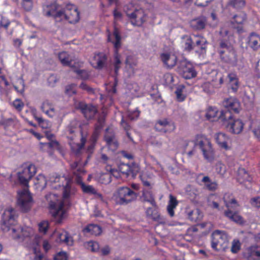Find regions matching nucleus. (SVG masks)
Masks as SVG:
<instances>
[{
	"mask_svg": "<svg viewBox=\"0 0 260 260\" xmlns=\"http://www.w3.org/2000/svg\"><path fill=\"white\" fill-rule=\"evenodd\" d=\"M59 7L56 2H53L43 5V11L45 16L52 17L56 22L64 20L70 23L75 24L79 21L80 12L75 5L68 3L63 9H60Z\"/></svg>",
	"mask_w": 260,
	"mask_h": 260,
	"instance_id": "1",
	"label": "nucleus"
},
{
	"mask_svg": "<svg viewBox=\"0 0 260 260\" xmlns=\"http://www.w3.org/2000/svg\"><path fill=\"white\" fill-rule=\"evenodd\" d=\"M17 217L16 211L12 207L6 209L2 215L3 224L8 228L9 231L11 230L12 238L15 240L23 241L27 238L33 237L35 232L30 227L11 228L10 226L15 223Z\"/></svg>",
	"mask_w": 260,
	"mask_h": 260,
	"instance_id": "2",
	"label": "nucleus"
},
{
	"mask_svg": "<svg viewBox=\"0 0 260 260\" xmlns=\"http://www.w3.org/2000/svg\"><path fill=\"white\" fill-rule=\"evenodd\" d=\"M46 199L49 202V208L52 216L56 223H60L64 218L66 212L63 209V202L59 200L58 197L54 193L46 195Z\"/></svg>",
	"mask_w": 260,
	"mask_h": 260,
	"instance_id": "3",
	"label": "nucleus"
},
{
	"mask_svg": "<svg viewBox=\"0 0 260 260\" xmlns=\"http://www.w3.org/2000/svg\"><path fill=\"white\" fill-rule=\"evenodd\" d=\"M218 53L221 59L233 66L237 63V56L236 51L231 44L226 41H221L219 43Z\"/></svg>",
	"mask_w": 260,
	"mask_h": 260,
	"instance_id": "4",
	"label": "nucleus"
},
{
	"mask_svg": "<svg viewBox=\"0 0 260 260\" xmlns=\"http://www.w3.org/2000/svg\"><path fill=\"white\" fill-rule=\"evenodd\" d=\"M113 35L114 37L115 40L112 41L111 39V35L109 34L108 36L107 40L108 42H111L114 45V72L116 75H117L119 69L120 68L121 60L120 55L119 54V50L121 46V37L120 35L119 29L114 27Z\"/></svg>",
	"mask_w": 260,
	"mask_h": 260,
	"instance_id": "5",
	"label": "nucleus"
},
{
	"mask_svg": "<svg viewBox=\"0 0 260 260\" xmlns=\"http://www.w3.org/2000/svg\"><path fill=\"white\" fill-rule=\"evenodd\" d=\"M20 171L18 172V178L20 183L28 187V183L37 172L36 166L29 163H24L21 166Z\"/></svg>",
	"mask_w": 260,
	"mask_h": 260,
	"instance_id": "6",
	"label": "nucleus"
},
{
	"mask_svg": "<svg viewBox=\"0 0 260 260\" xmlns=\"http://www.w3.org/2000/svg\"><path fill=\"white\" fill-rule=\"evenodd\" d=\"M194 145L199 146L206 159L210 160L213 159L214 153L211 142L205 135H197L194 140Z\"/></svg>",
	"mask_w": 260,
	"mask_h": 260,
	"instance_id": "7",
	"label": "nucleus"
},
{
	"mask_svg": "<svg viewBox=\"0 0 260 260\" xmlns=\"http://www.w3.org/2000/svg\"><path fill=\"white\" fill-rule=\"evenodd\" d=\"M117 202L120 205L127 204L137 197V193L128 187L118 188L114 195Z\"/></svg>",
	"mask_w": 260,
	"mask_h": 260,
	"instance_id": "8",
	"label": "nucleus"
},
{
	"mask_svg": "<svg viewBox=\"0 0 260 260\" xmlns=\"http://www.w3.org/2000/svg\"><path fill=\"white\" fill-rule=\"evenodd\" d=\"M224 122V124L229 131L233 134H239L242 132L244 123L241 119L234 118L229 113L224 115V117H220Z\"/></svg>",
	"mask_w": 260,
	"mask_h": 260,
	"instance_id": "9",
	"label": "nucleus"
},
{
	"mask_svg": "<svg viewBox=\"0 0 260 260\" xmlns=\"http://www.w3.org/2000/svg\"><path fill=\"white\" fill-rule=\"evenodd\" d=\"M211 247L217 251L224 249L229 242L228 236L223 231L216 230L212 234Z\"/></svg>",
	"mask_w": 260,
	"mask_h": 260,
	"instance_id": "10",
	"label": "nucleus"
},
{
	"mask_svg": "<svg viewBox=\"0 0 260 260\" xmlns=\"http://www.w3.org/2000/svg\"><path fill=\"white\" fill-rule=\"evenodd\" d=\"M126 15L134 26L141 27L148 19V15L143 9H136L133 12H127Z\"/></svg>",
	"mask_w": 260,
	"mask_h": 260,
	"instance_id": "11",
	"label": "nucleus"
},
{
	"mask_svg": "<svg viewBox=\"0 0 260 260\" xmlns=\"http://www.w3.org/2000/svg\"><path fill=\"white\" fill-rule=\"evenodd\" d=\"M17 203L23 212H26L30 209L32 204V198L27 189H24L18 192Z\"/></svg>",
	"mask_w": 260,
	"mask_h": 260,
	"instance_id": "12",
	"label": "nucleus"
},
{
	"mask_svg": "<svg viewBox=\"0 0 260 260\" xmlns=\"http://www.w3.org/2000/svg\"><path fill=\"white\" fill-rule=\"evenodd\" d=\"M178 72L184 79H190L197 75L193 65L186 60L181 61L178 67Z\"/></svg>",
	"mask_w": 260,
	"mask_h": 260,
	"instance_id": "13",
	"label": "nucleus"
},
{
	"mask_svg": "<svg viewBox=\"0 0 260 260\" xmlns=\"http://www.w3.org/2000/svg\"><path fill=\"white\" fill-rule=\"evenodd\" d=\"M75 129L76 128L73 126L69 125L67 127L65 130V134L67 135L68 139L70 140L69 144L71 146L72 151L78 153L84 147L86 141V139L83 137V133L81 132V142L80 143L76 144L77 149L75 150L74 147V143L73 142L75 140V137H76Z\"/></svg>",
	"mask_w": 260,
	"mask_h": 260,
	"instance_id": "14",
	"label": "nucleus"
},
{
	"mask_svg": "<svg viewBox=\"0 0 260 260\" xmlns=\"http://www.w3.org/2000/svg\"><path fill=\"white\" fill-rule=\"evenodd\" d=\"M223 105L227 111L222 112L220 117H224V115L226 113H229L231 115L232 113L238 114L241 109V104L240 102L236 99L230 97L224 100Z\"/></svg>",
	"mask_w": 260,
	"mask_h": 260,
	"instance_id": "15",
	"label": "nucleus"
},
{
	"mask_svg": "<svg viewBox=\"0 0 260 260\" xmlns=\"http://www.w3.org/2000/svg\"><path fill=\"white\" fill-rule=\"evenodd\" d=\"M247 20V15L243 12L234 15L230 20L232 27L236 29L238 33L243 32L244 24Z\"/></svg>",
	"mask_w": 260,
	"mask_h": 260,
	"instance_id": "16",
	"label": "nucleus"
},
{
	"mask_svg": "<svg viewBox=\"0 0 260 260\" xmlns=\"http://www.w3.org/2000/svg\"><path fill=\"white\" fill-rule=\"evenodd\" d=\"M76 108L80 110L84 117L88 120L93 118L98 113V109L96 106L81 102L78 103Z\"/></svg>",
	"mask_w": 260,
	"mask_h": 260,
	"instance_id": "17",
	"label": "nucleus"
},
{
	"mask_svg": "<svg viewBox=\"0 0 260 260\" xmlns=\"http://www.w3.org/2000/svg\"><path fill=\"white\" fill-rule=\"evenodd\" d=\"M108 56L104 52L95 53L91 59V64L95 69L101 70L107 65Z\"/></svg>",
	"mask_w": 260,
	"mask_h": 260,
	"instance_id": "18",
	"label": "nucleus"
},
{
	"mask_svg": "<svg viewBox=\"0 0 260 260\" xmlns=\"http://www.w3.org/2000/svg\"><path fill=\"white\" fill-rule=\"evenodd\" d=\"M193 50L199 54L205 53L207 50V42L203 36L193 35Z\"/></svg>",
	"mask_w": 260,
	"mask_h": 260,
	"instance_id": "19",
	"label": "nucleus"
},
{
	"mask_svg": "<svg viewBox=\"0 0 260 260\" xmlns=\"http://www.w3.org/2000/svg\"><path fill=\"white\" fill-rule=\"evenodd\" d=\"M160 57L164 65L168 68H172L176 64L177 57L174 54L163 53Z\"/></svg>",
	"mask_w": 260,
	"mask_h": 260,
	"instance_id": "20",
	"label": "nucleus"
},
{
	"mask_svg": "<svg viewBox=\"0 0 260 260\" xmlns=\"http://www.w3.org/2000/svg\"><path fill=\"white\" fill-rule=\"evenodd\" d=\"M246 43L253 50H258L260 48V36L255 32H251L247 38Z\"/></svg>",
	"mask_w": 260,
	"mask_h": 260,
	"instance_id": "21",
	"label": "nucleus"
},
{
	"mask_svg": "<svg viewBox=\"0 0 260 260\" xmlns=\"http://www.w3.org/2000/svg\"><path fill=\"white\" fill-rule=\"evenodd\" d=\"M216 142L218 146L226 150L230 149L228 146V142L230 140L228 136L223 133H218L215 136Z\"/></svg>",
	"mask_w": 260,
	"mask_h": 260,
	"instance_id": "22",
	"label": "nucleus"
},
{
	"mask_svg": "<svg viewBox=\"0 0 260 260\" xmlns=\"http://www.w3.org/2000/svg\"><path fill=\"white\" fill-rule=\"evenodd\" d=\"M104 140L108 148L112 151H115L118 147V143L113 133H107L104 136Z\"/></svg>",
	"mask_w": 260,
	"mask_h": 260,
	"instance_id": "23",
	"label": "nucleus"
},
{
	"mask_svg": "<svg viewBox=\"0 0 260 260\" xmlns=\"http://www.w3.org/2000/svg\"><path fill=\"white\" fill-rule=\"evenodd\" d=\"M41 109L49 117H53L55 114L54 105L48 100H45L42 103Z\"/></svg>",
	"mask_w": 260,
	"mask_h": 260,
	"instance_id": "24",
	"label": "nucleus"
},
{
	"mask_svg": "<svg viewBox=\"0 0 260 260\" xmlns=\"http://www.w3.org/2000/svg\"><path fill=\"white\" fill-rule=\"evenodd\" d=\"M207 23V19L204 16L199 17L191 20L190 22V26L195 30H201L205 28Z\"/></svg>",
	"mask_w": 260,
	"mask_h": 260,
	"instance_id": "25",
	"label": "nucleus"
},
{
	"mask_svg": "<svg viewBox=\"0 0 260 260\" xmlns=\"http://www.w3.org/2000/svg\"><path fill=\"white\" fill-rule=\"evenodd\" d=\"M82 232L84 234L98 236L101 234L102 232L100 226L95 224H89L86 226Z\"/></svg>",
	"mask_w": 260,
	"mask_h": 260,
	"instance_id": "26",
	"label": "nucleus"
},
{
	"mask_svg": "<svg viewBox=\"0 0 260 260\" xmlns=\"http://www.w3.org/2000/svg\"><path fill=\"white\" fill-rule=\"evenodd\" d=\"M225 206L228 208L236 209L239 206L237 200L233 198V194L230 193H225L223 197Z\"/></svg>",
	"mask_w": 260,
	"mask_h": 260,
	"instance_id": "27",
	"label": "nucleus"
},
{
	"mask_svg": "<svg viewBox=\"0 0 260 260\" xmlns=\"http://www.w3.org/2000/svg\"><path fill=\"white\" fill-rule=\"evenodd\" d=\"M228 78L229 79V84L232 90L234 92H236L240 86V83L237 75L235 73H230L228 75Z\"/></svg>",
	"mask_w": 260,
	"mask_h": 260,
	"instance_id": "28",
	"label": "nucleus"
},
{
	"mask_svg": "<svg viewBox=\"0 0 260 260\" xmlns=\"http://www.w3.org/2000/svg\"><path fill=\"white\" fill-rule=\"evenodd\" d=\"M178 205V201L177 200L176 198L172 194L169 196V201L167 206V210L168 214L171 217L175 215V209L176 208Z\"/></svg>",
	"mask_w": 260,
	"mask_h": 260,
	"instance_id": "29",
	"label": "nucleus"
},
{
	"mask_svg": "<svg viewBox=\"0 0 260 260\" xmlns=\"http://www.w3.org/2000/svg\"><path fill=\"white\" fill-rule=\"evenodd\" d=\"M237 179L239 183H243L247 181H250L252 179L245 169L239 168L237 171Z\"/></svg>",
	"mask_w": 260,
	"mask_h": 260,
	"instance_id": "30",
	"label": "nucleus"
},
{
	"mask_svg": "<svg viewBox=\"0 0 260 260\" xmlns=\"http://www.w3.org/2000/svg\"><path fill=\"white\" fill-rule=\"evenodd\" d=\"M59 242L64 243L67 245L72 246L74 244V240L72 237L70 236L69 234L66 231H62L59 233L57 237Z\"/></svg>",
	"mask_w": 260,
	"mask_h": 260,
	"instance_id": "31",
	"label": "nucleus"
},
{
	"mask_svg": "<svg viewBox=\"0 0 260 260\" xmlns=\"http://www.w3.org/2000/svg\"><path fill=\"white\" fill-rule=\"evenodd\" d=\"M249 258L252 260H258L260 258V246H251L248 249Z\"/></svg>",
	"mask_w": 260,
	"mask_h": 260,
	"instance_id": "32",
	"label": "nucleus"
},
{
	"mask_svg": "<svg viewBox=\"0 0 260 260\" xmlns=\"http://www.w3.org/2000/svg\"><path fill=\"white\" fill-rule=\"evenodd\" d=\"M188 218L194 222L200 221L203 217V215L200 210L197 209L194 210L186 211Z\"/></svg>",
	"mask_w": 260,
	"mask_h": 260,
	"instance_id": "33",
	"label": "nucleus"
},
{
	"mask_svg": "<svg viewBox=\"0 0 260 260\" xmlns=\"http://www.w3.org/2000/svg\"><path fill=\"white\" fill-rule=\"evenodd\" d=\"M184 39L183 42V46L184 50L187 52H190L194 49L193 47V37L190 36H185L183 37Z\"/></svg>",
	"mask_w": 260,
	"mask_h": 260,
	"instance_id": "34",
	"label": "nucleus"
},
{
	"mask_svg": "<svg viewBox=\"0 0 260 260\" xmlns=\"http://www.w3.org/2000/svg\"><path fill=\"white\" fill-rule=\"evenodd\" d=\"M224 215L236 223H242L243 222V218L241 216L236 212H233L229 209L225 211Z\"/></svg>",
	"mask_w": 260,
	"mask_h": 260,
	"instance_id": "35",
	"label": "nucleus"
},
{
	"mask_svg": "<svg viewBox=\"0 0 260 260\" xmlns=\"http://www.w3.org/2000/svg\"><path fill=\"white\" fill-rule=\"evenodd\" d=\"M118 169L122 174L125 175L126 177H128L130 175L133 176L134 174L132 167L128 164H120Z\"/></svg>",
	"mask_w": 260,
	"mask_h": 260,
	"instance_id": "36",
	"label": "nucleus"
},
{
	"mask_svg": "<svg viewBox=\"0 0 260 260\" xmlns=\"http://www.w3.org/2000/svg\"><path fill=\"white\" fill-rule=\"evenodd\" d=\"M81 189L84 193L95 195L100 198H102L103 197L102 194L98 193L92 185L82 184Z\"/></svg>",
	"mask_w": 260,
	"mask_h": 260,
	"instance_id": "37",
	"label": "nucleus"
},
{
	"mask_svg": "<svg viewBox=\"0 0 260 260\" xmlns=\"http://www.w3.org/2000/svg\"><path fill=\"white\" fill-rule=\"evenodd\" d=\"M58 58L61 63L66 66H70L71 64V59L68 52L63 51L58 54Z\"/></svg>",
	"mask_w": 260,
	"mask_h": 260,
	"instance_id": "38",
	"label": "nucleus"
},
{
	"mask_svg": "<svg viewBox=\"0 0 260 260\" xmlns=\"http://www.w3.org/2000/svg\"><path fill=\"white\" fill-rule=\"evenodd\" d=\"M202 181L205 183L206 187L210 191H215L217 188V183L212 182L208 176L204 177Z\"/></svg>",
	"mask_w": 260,
	"mask_h": 260,
	"instance_id": "39",
	"label": "nucleus"
},
{
	"mask_svg": "<svg viewBox=\"0 0 260 260\" xmlns=\"http://www.w3.org/2000/svg\"><path fill=\"white\" fill-rule=\"evenodd\" d=\"M218 113V110L217 108L214 107H209L206 113V118L210 121H214V118H216Z\"/></svg>",
	"mask_w": 260,
	"mask_h": 260,
	"instance_id": "40",
	"label": "nucleus"
},
{
	"mask_svg": "<svg viewBox=\"0 0 260 260\" xmlns=\"http://www.w3.org/2000/svg\"><path fill=\"white\" fill-rule=\"evenodd\" d=\"M142 198L144 201L150 203L153 206H156V202L151 191L144 190Z\"/></svg>",
	"mask_w": 260,
	"mask_h": 260,
	"instance_id": "41",
	"label": "nucleus"
},
{
	"mask_svg": "<svg viewBox=\"0 0 260 260\" xmlns=\"http://www.w3.org/2000/svg\"><path fill=\"white\" fill-rule=\"evenodd\" d=\"M147 216L151 217L154 221H158L160 218V214L156 208H148L146 211Z\"/></svg>",
	"mask_w": 260,
	"mask_h": 260,
	"instance_id": "42",
	"label": "nucleus"
},
{
	"mask_svg": "<svg viewBox=\"0 0 260 260\" xmlns=\"http://www.w3.org/2000/svg\"><path fill=\"white\" fill-rule=\"evenodd\" d=\"M245 0H229L228 5L235 9H241L245 6Z\"/></svg>",
	"mask_w": 260,
	"mask_h": 260,
	"instance_id": "43",
	"label": "nucleus"
},
{
	"mask_svg": "<svg viewBox=\"0 0 260 260\" xmlns=\"http://www.w3.org/2000/svg\"><path fill=\"white\" fill-rule=\"evenodd\" d=\"M215 169L216 172L222 177H223L226 172V166L221 161H218L215 164Z\"/></svg>",
	"mask_w": 260,
	"mask_h": 260,
	"instance_id": "44",
	"label": "nucleus"
},
{
	"mask_svg": "<svg viewBox=\"0 0 260 260\" xmlns=\"http://www.w3.org/2000/svg\"><path fill=\"white\" fill-rule=\"evenodd\" d=\"M12 105L18 112H21L24 107V103L20 99H15L12 103Z\"/></svg>",
	"mask_w": 260,
	"mask_h": 260,
	"instance_id": "45",
	"label": "nucleus"
},
{
	"mask_svg": "<svg viewBox=\"0 0 260 260\" xmlns=\"http://www.w3.org/2000/svg\"><path fill=\"white\" fill-rule=\"evenodd\" d=\"M167 121L168 120L166 119L158 120L156 122L154 126L156 131L161 132L162 130L164 129V127L166 126Z\"/></svg>",
	"mask_w": 260,
	"mask_h": 260,
	"instance_id": "46",
	"label": "nucleus"
},
{
	"mask_svg": "<svg viewBox=\"0 0 260 260\" xmlns=\"http://www.w3.org/2000/svg\"><path fill=\"white\" fill-rule=\"evenodd\" d=\"M77 85L75 84H71L70 85H67L66 87V93L69 95L72 96L74 94H76L77 91L76 89Z\"/></svg>",
	"mask_w": 260,
	"mask_h": 260,
	"instance_id": "47",
	"label": "nucleus"
},
{
	"mask_svg": "<svg viewBox=\"0 0 260 260\" xmlns=\"http://www.w3.org/2000/svg\"><path fill=\"white\" fill-rule=\"evenodd\" d=\"M241 249V243L239 240L234 239L232 242L231 251L233 253H237Z\"/></svg>",
	"mask_w": 260,
	"mask_h": 260,
	"instance_id": "48",
	"label": "nucleus"
},
{
	"mask_svg": "<svg viewBox=\"0 0 260 260\" xmlns=\"http://www.w3.org/2000/svg\"><path fill=\"white\" fill-rule=\"evenodd\" d=\"M15 90L20 94L23 95L25 91V83L23 80H21L19 82V85H14Z\"/></svg>",
	"mask_w": 260,
	"mask_h": 260,
	"instance_id": "49",
	"label": "nucleus"
},
{
	"mask_svg": "<svg viewBox=\"0 0 260 260\" xmlns=\"http://www.w3.org/2000/svg\"><path fill=\"white\" fill-rule=\"evenodd\" d=\"M71 186L69 181H67L66 185L63 187V198L68 199L70 198L71 194Z\"/></svg>",
	"mask_w": 260,
	"mask_h": 260,
	"instance_id": "50",
	"label": "nucleus"
},
{
	"mask_svg": "<svg viewBox=\"0 0 260 260\" xmlns=\"http://www.w3.org/2000/svg\"><path fill=\"white\" fill-rule=\"evenodd\" d=\"M175 129V126L174 123L167 121L166 126L164 129L162 130L161 133H170L174 131Z\"/></svg>",
	"mask_w": 260,
	"mask_h": 260,
	"instance_id": "51",
	"label": "nucleus"
},
{
	"mask_svg": "<svg viewBox=\"0 0 260 260\" xmlns=\"http://www.w3.org/2000/svg\"><path fill=\"white\" fill-rule=\"evenodd\" d=\"M74 72L78 75L79 77L82 80H86L89 78V74L85 70H75Z\"/></svg>",
	"mask_w": 260,
	"mask_h": 260,
	"instance_id": "52",
	"label": "nucleus"
},
{
	"mask_svg": "<svg viewBox=\"0 0 260 260\" xmlns=\"http://www.w3.org/2000/svg\"><path fill=\"white\" fill-rule=\"evenodd\" d=\"M121 125L123 127L125 131L127 137L131 141H133V139L131 136L130 133L128 132L131 129V126L127 122L124 121V120L123 118L121 121Z\"/></svg>",
	"mask_w": 260,
	"mask_h": 260,
	"instance_id": "53",
	"label": "nucleus"
},
{
	"mask_svg": "<svg viewBox=\"0 0 260 260\" xmlns=\"http://www.w3.org/2000/svg\"><path fill=\"white\" fill-rule=\"evenodd\" d=\"M220 36L224 38H225L224 40H222L221 41H228V40L230 38V32L228 29L225 27H222L220 28V31H219Z\"/></svg>",
	"mask_w": 260,
	"mask_h": 260,
	"instance_id": "54",
	"label": "nucleus"
},
{
	"mask_svg": "<svg viewBox=\"0 0 260 260\" xmlns=\"http://www.w3.org/2000/svg\"><path fill=\"white\" fill-rule=\"evenodd\" d=\"M54 260H68L67 253L64 251H60L55 254L53 257Z\"/></svg>",
	"mask_w": 260,
	"mask_h": 260,
	"instance_id": "55",
	"label": "nucleus"
},
{
	"mask_svg": "<svg viewBox=\"0 0 260 260\" xmlns=\"http://www.w3.org/2000/svg\"><path fill=\"white\" fill-rule=\"evenodd\" d=\"M49 223L46 221L41 222L39 224V230L40 233L46 234L48 231Z\"/></svg>",
	"mask_w": 260,
	"mask_h": 260,
	"instance_id": "56",
	"label": "nucleus"
},
{
	"mask_svg": "<svg viewBox=\"0 0 260 260\" xmlns=\"http://www.w3.org/2000/svg\"><path fill=\"white\" fill-rule=\"evenodd\" d=\"M87 245L91 251L93 252L98 251L100 249V245L97 242L91 241L88 242Z\"/></svg>",
	"mask_w": 260,
	"mask_h": 260,
	"instance_id": "57",
	"label": "nucleus"
},
{
	"mask_svg": "<svg viewBox=\"0 0 260 260\" xmlns=\"http://www.w3.org/2000/svg\"><path fill=\"white\" fill-rule=\"evenodd\" d=\"M251 205L256 208H260V197L252 198L250 200Z\"/></svg>",
	"mask_w": 260,
	"mask_h": 260,
	"instance_id": "58",
	"label": "nucleus"
},
{
	"mask_svg": "<svg viewBox=\"0 0 260 260\" xmlns=\"http://www.w3.org/2000/svg\"><path fill=\"white\" fill-rule=\"evenodd\" d=\"M22 5L25 10L30 11L32 7V0H22Z\"/></svg>",
	"mask_w": 260,
	"mask_h": 260,
	"instance_id": "59",
	"label": "nucleus"
},
{
	"mask_svg": "<svg viewBox=\"0 0 260 260\" xmlns=\"http://www.w3.org/2000/svg\"><path fill=\"white\" fill-rule=\"evenodd\" d=\"M58 81V79L56 75L52 74L48 78V84L49 86L53 87L57 81Z\"/></svg>",
	"mask_w": 260,
	"mask_h": 260,
	"instance_id": "60",
	"label": "nucleus"
},
{
	"mask_svg": "<svg viewBox=\"0 0 260 260\" xmlns=\"http://www.w3.org/2000/svg\"><path fill=\"white\" fill-rule=\"evenodd\" d=\"M79 87L82 90L86 91L89 93H94V89L84 82L81 83Z\"/></svg>",
	"mask_w": 260,
	"mask_h": 260,
	"instance_id": "61",
	"label": "nucleus"
},
{
	"mask_svg": "<svg viewBox=\"0 0 260 260\" xmlns=\"http://www.w3.org/2000/svg\"><path fill=\"white\" fill-rule=\"evenodd\" d=\"M140 111L136 109L133 111L129 112L128 113V117L131 120H135L138 118L140 115Z\"/></svg>",
	"mask_w": 260,
	"mask_h": 260,
	"instance_id": "62",
	"label": "nucleus"
},
{
	"mask_svg": "<svg viewBox=\"0 0 260 260\" xmlns=\"http://www.w3.org/2000/svg\"><path fill=\"white\" fill-rule=\"evenodd\" d=\"M104 119H99L97 123L95 124V130L100 132V130L104 127Z\"/></svg>",
	"mask_w": 260,
	"mask_h": 260,
	"instance_id": "63",
	"label": "nucleus"
},
{
	"mask_svg": "<svg viewBox=\"0 0 260 260\" xmlns=\"http://www.w3.org/2000/svg\"><path fill=\"white\" fill-rule=\"evenodd\" d=\"M34 253L35 254L34 260H43L44 258L43 254L41 253L40 251L38 252L36 249H34Z\"/></svg>",
	"mask_w": 260,
	"mask_h": 260,
	"instance_id": "64",
	"label": "nucleus"
}]
</instances>
